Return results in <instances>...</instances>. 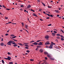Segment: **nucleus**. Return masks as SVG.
<instances>
[{"instance_id": "f257e3e1", "label": "nucleus", "mask_w": 64, "mask_h": 64, "mask_svg": "<svg viewBox=\"0 0 64 64\" xmlns=\"http://www.w3.org/2000/svg\"><path fill=\"white\" fill-rule=\"evenodd\" d=\"M13 43V41L10 40L8 42V44L9 45H11L10 44L12 43Z\"/></svg>"}, {"instance_id": "f03ea898", "label": "nucleus", "mask_w": 64, "mask_h": 64, "mask_svg": "<svg viewBox=\"0 0 64 64\" xmlns=\"http://www.w3.org/2000/svg\"><path fill=\"white\" fill-rule=\"evenodd\" d=\"M52 46H53V44L52 43L50 44V46L49 47V48H52Z\"/></svg>"}, {"instance_id": "7ed1b4c3", "label": "nucleus", "mask_w": 64, "mask_h": 64, "mask_svg": "<svg viewBox=\"0 0 64 64\" xmlns=\"http://www.w3.org/2000/svg\"><path fill=\"white\" fill-rule=\"evenodd\" d=\"M52 36H53V37H54V36H55V35H56V34L54 33H52Z\"/></svg>"}, {"instance_id": "20e7f679", "label": "nucleus", "mask_w": 64, "mask_h": 64, "mask_svg": "<svg viewBox=\"0 0 64 64\" xmlns=\"http://www.w3.org/2000/svg\"><path fill=\"white\" fill-rule=\"evenodd\" d=\"M33 44L35 45H38V43L36 42H35Z\"/></svg>"}, {"instance_id": "39448f33", "label": "nucleus", "mask_w": 64, "mask_h": 64, "mask_svg": "<svg viewBox=\"0 0 64 64\" xmlns=\"http://www.w3.org/2000/svg\"><path fill=\"white\" fill-rule=\"evenodd\" d=\"M49 38V36H45V38L46 39H48V38Z\"/></svg>"}, {"instance_id": "423d86ee", "label": "nucleus", "mask_w": 64, "mask_h": 64, "mask_svg": "<svg viewBox=\"0 0 64 64\" xmlns=\"http://www.w3.org/2000/svg\"><path fill=\"white\" fill-rule=\"evenodd\" d=\"M0 45H1L2 46H4V44L2 42L0 44Z\"/></svg>"}, {"instance_id": "0eeeda50", "label": "nucleus", "mask_w": 64, "mask_h": 64, "mask_svg": "<svg viewBox=\"0 0 64 64\" xmlns=\"http://www.w3.org/2000/svg\"><path fill=\"white\" fill-rule=\"evenodd\" d=\"M46 44H49V41H48V42H47L45 44V45H46Z\"/></svg>"}, {"instance_id": "6e6552de", "label": "nucleus", "mask_w": 64, "mask_h": 64, "mask_svg": "<svg viewBox=\"0 0 64 64\" xmlns=\"http://www.w3.org/2000/svg\"><path fill=\"white\" fill-rule=\"evenodd\" d=\"M25 27L26 29H28V25L26 24L25 25Z\"/></svg>"}, {"instance_id": "1a4fd4ad", "label": "nucleus", "mask_w": 64, "mask_h": 64, "mask_svg": "<svg viewBox=\"0 0 64 64\" xmlns=\"http://www.w3.org/2000/svg\"><path fill=\"white\" fill-rule=\"evenodd\" d=\"M8 60H10V59H11V58L10 56H8Z\"/></svg>"}, {"instance_id": "9d476101", "label": "nucleus", "mask_w": 64, "mask_h": 64, "mask_svg": "<svg viewBox=\"0 0 64 64\" xmlns=\"http://www.w3.org/2000/svg\"><path fill=\"white\" fill-rule=\"evenodd\" d=\"M13 46H14V47H16V46H18V45H17V44H14Z\"/></svg>"}, {"instance_id": "9b49d317", "label": "nucleus", "mask_w": 64, "mask_h": 64, "mask_svg": "<svg viewBox=\"0 0 64 64\" xmlns=\"http://www.w3.org/2000/svg\"><path fill=\"white\" fill-rule=\"evenodd\" d=\"M54 12H56V13H58L59 12V11H58V10H54Z\"/></svg>"}, {"instance_id": "f8f14e48", "label": "nucleus", "mask_w": 64, "mask_h": 64, "mask_svg": "<svg viewBox=\"0 0 64 64\" xmlns=\"http://www.w3.org/2000/svg\"><path fill=\"white\" fill-rule=\"evenodd\" d=\"M31 6L30 5L28 6L27 7V8H30L31 7Z\"/></svg>"}, {"instance_id": "ddd939ff", "label": "nucleus", "mask_w": 64, "mask_h": 64, "mask_svg": "<svg viewBox=\"0 0 64 64\" xmlns=\"http://www.w3.org/2000/svg\"><path fill=\"white\" fill-rule=\"evenodd\" d=\"M40 52L41 53H42V52H43V50L42 49H40Z\"/></svg>"}, {"instance_id": "4468645a", "label": "nucleus", "mask_w": 64, "mask_h": 64, "mask_svg": "<svg viewBox=\"0 0 64 64\" xmlns=\"http://www.w3.org/2000/svg\"><path fill=\"white\" fill-rule=\"evenodd\" d=\"M44 54L45 55H47L48 54V53L46 52H44Z\"/></svg>"}, {"instance_id": "2eb2a0df", "label": "nucleus", "mask_w": 64, "mask_h": 64, "mask_svg": "<svg viewBox=\"0 0 64 64\" xmlns=\"http://www.w3.org/2000/svg\"><path fill=\"white\" fill-rule=\"evenodd\" d=\"M33 15L34 16H35L36 17H37V16L36 15V14L35 13H34L33 14Z\"/></svg>"}, {"instance_id": "dca6fc26", "label": "nucleus", "mask_w": 64, "mask_h": 64, "mask_svg": "<svg viewBox=\"0 0 64 64\" xmlns=\"http://www.w3.org/2000/svg\"><path fill=\"white\" fill-rule=\"evenodd\" d=\"M40 45H42V44H43V42H39Z\"/></svg>"}, {"instance_id": "f3484780", "label": "nucleus", "mask_w": 64, "mask_h": 64, "mask_svg": "<svg viewBox=\"0 0 64 64\" xmlns=\"http://www.w3.org/2000/svg\"><path fill=\"white\" fill-rule=\"evenodd\" d=\"M56 38L58 39H60V38L59 36H57Z\"/></svg>"}, {"instance_id": "a211bd4d", "label": "nucleus", "mask_w": 64, "mask_h": 64, "mask_svg": "<svg viewBox=\"0 0 64 64\" xmlns=\"http://www.w3.org/2000/svg\"><path fill=\"white\" fill-rule=\"evenodd\" d=\"M11 39H13V40H14V41H16V42H17V40H15L13 38H11Z\"/></svg>"}, {"instance_id": "6ab92c4d", "label": "nucleus", "mask_w": 64, "mask_h": 64, "mask_svg": "<svg viewBox=\"0 0 64 64\" xmlns=\"http://www.w3.org/2000/svg\"><path fill=\"white\" fill-rule=\"evenodd\" d=\"M47 56H48V57H50V56L49 54H47Z\"/></svg>"}, {"instance_id": "aec40b11", "label": "nucleus", "mask_w": 64, "mask_h": 64, "mask_svg": "<svg viewBox=\"0 0 64 64\" xmlns=\"http://www.w3.org/2000/svg\"><path fill=\"white\" fill-rule=\"evenodd\" d=\"M56 36H60V34H56Z\"/></svg>"}, {"instance_id": "412c9836", "label": "nucleus", "mask_w": 64, "mask_h": 64, "mask_svg": "<svg viewBox=\"0 0 64 64\" xmlns=\"http://www.w3.org/2000/svg\"><path fill=\"white\" fill-rule=\"evenodd\" d=\"M51 43H52V45H56V44H55V43H54L52 42Z\"/></svg>"}, {"instance_id": "4be33fe9", "label": "nucleus", "mask_w": 64, "mask_h": 64, "mask_svg": "<svg viewBox=\"0 0 64 64\" xmlns=\"http://www.w3.org/2000/svg\"><path fill=\"white\" fill-rule=\"evenodd\" d=\"M22 27H24V23H23V22L22 23Z\"/></svg>"}, {"instance_id": "5701e85b", "label": "nucleus", "mask_w": 64, "mask_h": 64, "mask_svg": "<svg viewBox=\"0 0 64 64\" xmlns=\"http://www.w3.org/2000/svg\"><path fill=\"white\" fill-rule=\"evenodd\" d=\"M60 36L61 37H62V38H64V37L63 36H62V35H60Z\"/></svg>"}, {"instance_id": "b1692460", "label": "nucleus", "mask_w": 64, "mask_h": 64, "mask_svg": "<svg viewBox=\"0 0 64 64\" xmlns=\"http://www.w3.org/2000/svg\"><path fill=\"white\" fill-rule=\"evenodd\" d=\"M2 62L3 64H4V61L3 60H2Z\"/></svg>"}, {"instance_id": "393cba45", "label": "nucleus", "mask_w": 64, "mask_h": 64, "mask_svg": "<svg viewBox=\"0 0 64 64\" xmlns=\"http://www.w3.org/2000/svg\"><path fill=\"white\" fill-rule=\"evenodd\" d=\"M42 4L44 6H45V4H44V3L43 2H42Z\"/></svg>"}, {"instance_id": "a878e982", "label": "nucleus", "mask_w": 64, "mask_h": 64, "mask_svg": "<svg viewBox=\"0 0 64 64\" xmlns=\"http://www.w3.org/2000/svg\"><path fill=\"white\" fill-rule=\"evenodd\" d=\"M26 52H27L28 53H29L30 52V51L28 50L26 51Z\"/></svg>"}, {"instance_id": "bb28decb", "label": "nucleus", "mask_w": 64, "mask_h": 64, "mask_svg": "<svg viewBox=\"0 0 64 64\" xmlns=\"http://www.w3.org/2000/svg\"><path fill=\"white\" fill-rule=\"evenodd\" d=\"M61 40H62V41H63L64 40V39L63 38H61Z\"/></svg>"}, {"instance_id": "cd10ccee", "label": "nucleus", "mask_w": 64, "mask_h": 64, "mask_svg": "<svg viewBox=\"0 0 64 64\" xmlns=\"http://www.w3.org/2000/svg\"><path fill=\"white\" fill-rule=\"evenodd\" d=\"M30 61H34V60L31 59L30 60Z\"/></svg>"}, {"instance_id": "c85d7f7f", "label": "nucleus", "mask_w": 64, "mask_h": 64, "mask_svg": "<svg viewBox=\"0 0 64 64\" xmlns=\"http://www.w3.org/2000/svg\"><path fill=\"white\" fill-rule=\"evenodd\" d=\"M16 37H17V36H15L12 37V38H16Z\"/></svg>"}, {"instance_id": "c756f323", "label": "nucleus", "mask_w": 64, "mask_h": 64, "mask_svg": "<svg viewBox=\"0 0 64 64\" xmlns=\"http://www.w3.org/2000/svg\"><path fill=\"white\" fill-rule=\"evenodd\" d=\"M5 18L6 19H8V17H5Z\"/></svg>"}, {"instance_id": "7c9ffc66", "label": "nucleus", "mask_w": 64, "mask_h": 64, "mask_svg": "<svg viewBox=\"0 0 64 64\" xmlns=\"http://www.w3.org/2000/svg\"><path fill=\"white\" fill-rule=\"evenodd\" d=\"M60 31L61 32H62V33H64V31H63L62 30H60Z\"/></svg>"}, {"instance_id": "2f4dec72", "label": "nucleus", "mask_w": 64, "mask_h": 64, "mask_svg": "<svg viewBox=\"0 0 64 64\" xmlns=\"http://www.w3.org/2000/svg\"><path fill=\"white\" fill-rule=\"evenodd\" d=\"M10 36H15V35L14 34H11Z\"/></svg>"}, {"instance_id": "473e14b6", "label": "nucleus", "mask_w": 64, "mask_h": 64, "mask_svg": "<svg viewBox=\"0 0 64 64\" xmlns=\"http://www.w3.org/2000/svg\"><path fill=\"white\" fill-rule=\"evenodd\" d=\"M37 47L38 48H39V47H41V46H37Z\"/></svg>"}, {"instance_id": "72a5a7b5", "label": "nucleus", "mask_w": 64, "mask_h": 64, "mask_svg": "<svg viewBox=\"0 0 64 64\" xmlns=\"http://www.w3.org/2000/svg\"><path fill=\"white\" fill-rule=\"evenodd\" d=\"M8 55H11V53L9 52H8Z\"/></svg>"}, {"instance_id": "f704fd0d", "label": "nucleus", "mask_w": 64, "mask_h": 64, "mask_svg": "<svg viewBox=\"0 0 64 64\" xmlns=\"http://www.w3.org/2000/svg\"><path fill=\"white\" fill-rule=\"evenodd\" d=\"M52 25V24H50L48 25V26H51Z\"/></svg>"}, {"instance_id": "c9c22d12", "label": "nucleus", "mask_w": 64, "mask_h": 64, "mask_svg": "<svg viewBox=\"0 0 64 64\" xmlns=\"http://www.w3.org/2000/svg\"><path fill=\"white\" fill-rule=\"evenodd\" d=\"M9 64H13V62H10L9 63Z\"/></svg>"}, {"instance_id": "e433bc0d", "label": "nucleus", "mask_w": 64, "mask_h": 64, "mask_svg": "<svg viewBox=\"0 0 64 64\" xmlns=\"http://www.w3.org/2000/svg\"><path fill=\"white\" fill-rule=\"evenodd\" d=\"M9 34H5V35L6 36H8V35Z\"/></svg>"}, {"instance_id": "4c0bfd02", "label": "nucleus", "mask_w": 64, "mask_h": 64, "mask_svg": "<svg viewBox=\"0 0 64 64\" xmlns=\"http://www.w3.org/2000/svg\"><path fill=\"white\" fill-rule=\"evenodd\" d=\"M51 60H54V59L53 58H51Z\"/></svg>"}, {"instance_id": "58836bf2", "label": "nucleus", "mask_w": 64, "mask_h": 64, "mask_svg": "<svg viewBox=\"0 0 64 64\" xmlns=\"http://www.w3.org/2000/svg\"><path fill=\"white\" fill-rule=\"evenodd\" d=\"M46 48H49V46H46Z\"/></svg>"}, {"instance_id": "ea45409f", "label": "nucleus", "mask_w": 64, "mask_h": 64, "mask_svg": "<svg viewBox=\"0 0 64 64\" xmlns=\"http://www.w3.org/2000/svg\"><path fill=\"white\" fill-rule=\"evenodd\" d=\"M25 46L26 47H29V46H28V45H25Z\"/></svg>"}, {"instance_id": "a19ab883", "label": "nucleus", "mask_w": 64, "mask_h": 64, "mask_svg": "<svg viewBox=\"0 0 64 64\" xmlns=\"http://www.w3.org/2000/svg\"><path fill=\"white\" fill-rule=\"evenodd\" d=\"M54 32L55 33H57V32L56 31H54Z\"/></svg>"}, {"instance_id": "79ce46f5", "label": "nucleus", "mask_w": 64, "mask_h": 64, "mask_svg": "<svg viewBox=\"0 0 64 64\" xmlns=\"http://www.w3.org/2000/svg\"><path fill=\"white\" fill-rule=\"evenodd\" d=\"M24 30H25V31H26V32H28V33H29V32H28V31H27V30H26V29H25Z\"/></svg>"}, {"instance_id": "37998d69", "label": "nucleus", "mask_w": 64, "mask_h": 64, "mask_svg": "<svg viewBox=\"0 0 64 64\" xmlns=\"http://www.w3.org/2000/svg\"><path fill=\"white\" fill-rule=\"evenodd\" d=\"M6 10H10V9H8V8H6Z\"/></svg>"}, {"instance_id": "c03bdc74", "label": "nucleus", "mask_w": 64, "mask_h": 64, "mask_svg": "<svg viewBox=\"0 0 64 64\" xmlns=\"http://www.w3.org/2000/svg\"><path fill=\"white\" fill-rule=\"evenodd\" d=\"M2 6L3 7H4V8H6L5 7V6H4V5H3Z\"/></svg>"}, {"instance_id": "a18cd8bd", "label": "nucleus", "mask_w": 64, "mask_h": 64, "mask_svg": "<svg viewBox=\"0 0 64 64\" xmlns=\"http://www.w3.org/2000/svg\"><path fill=\"white\" fill-rule=\"evenodd\" d=\"M40 40H38L36 41V42H40Z\"/></svg>"}, {"instance_id": "49530a36", "label": "nucleus", "mask_w": 64, "mask_h": 64, "mask_svg": "<svg viewBox=\"0 0 64 64\" xmlns=\"http://www.w3.org/2000/svg\"><path fill=\"white\" fill-rule=\"evenodd\" d=\"M12 24H14V25H15L16 24V23H12Z\"/></svg>"}, {"instance_id": "de8ad7c7", "label": "nucleus", "mask_w": 64, "mask_h": 64, "mask_svg": "<svg viewBox=\"0 0 64 64\" xmlns=\"http://www.w3.org/2000/svg\"><path fill=\"white\" fill-rule=\"evenodd\" d=\"M41 10H42V9H39V11H41Z\"/></svg>"}, {"instance_id": "09e8293b", "label": "nucleus", "mask_w": 64, "mask_h": 64, "mask_svg": "<svg viewBox=\"0 0 64 64\" xmlns=\"http://www.w3.org/2000/svg\"><path fill=\"white\" fill-rule=\"evenodd\" d=\"M50 17H53V16L52 15H50Z\"/></svg>"}, {"instance_id": "8fccbe9b", "label": "nucleus", "mask_w": 64, "mask_h": 64, "mask_svg": "<svg viewBox=\"0 0 64 64\" xmlns=\"http://www.w3.org/2000/svg\"><path fill=\"white\" fill-rule=\"evenodd\" d=\"M20 45H21V46H23V45L21 43H20Z\"/></svg>"}, {"instance_id": "3c124183", "label": "nucleus", "mask_w": 64, "mask_h": 64, "mask_svg": "<svg viewBox=\"0 0 64 64\" xmlns=\"http://www.w3.org/2000/svg\"><path fill=\"white\" fill-rule=\"evenodd\" d=\"M4 59H5L6 60H8V58H4Z\"/></svg>"}, {"instance_id": "603ef678", "label": "nucleus", "mask_w": 64, "mask_h": 64, "mask_svg": "<svg viewBox=\"0 0 64 64\" xmlns=\"http://www.w3.org/2000/svg\"><path fill=\"white\" fill-rule=\"evenodd\" d=\"M2 41H3V38H2V39L1 40Z\"/></svg>"}, {"instance_id": "864d4df0", "label": "nucleus", "mask_w": 64, "mask_h": 64, "mask_svg": "<svg viewBox=\"0 0 64 64\" xmlns=\"http://www.w3.org/2000/svg\"><path fill=\"white\" fill-rule=\"evenodd\" d=\"M25 48H26V49H28V48H28L27 47H26Z\"/></svg>"}, {"instance_id": "5fc2aeb1", "label": "nucleus", "mask_w": 64, "mask_h": 64, "mask_svg": "<svg viewBox=\"0 0 64 64\" xmlns=\"http://www.w3.org/2000/svg\"><path fill=\"white\" fill-rule=\"evenodd\" d=\"M12 44H16V43H15L13 42L12 43Z\"/></svg>"}, {"instance_id": "6e6d98bb", "label": "nucleus", "mask_w": 64, "mask_h": 64, "mask_svg": "<svg viewBox=\"0 0 64 64\" xmlns=\"http://www.w3.org/2000/svg\"><path fill=\"white\" fill-rule=\"evenodd\" d=\"M31 46H32V47H34V45H31Z\"/></svg>"}, {"instance_id": "4d7b16f0", "label": "nucleus", "mask_w": 64, "mask_h": 64, "mask_svg": "<svg viewBox=\"0 0 64 64\" xmlns=\"http://www.w3.org/2000/svg\"><path fill=\"white\" fill-rule=\"evenodd\" d=\"M56 42H58V40H57V39H56Z\"/></svg>"}, {"instance_id": "13d9d810", "label": "nucleus", "mask_w": 64, "mask_h": 64, "mask_svg": "<svg viewBox=\"0 0 64 64\" xmlns=\"http://www.w3.org/2000/svg\"><path fill=\"white\" fill-rule=\"evenodd\" d=\"M45 58L46 60H47V57H45Z\"/></svg>"}, {"instance_id": "bf43d9fd", "label": "nucleus", "mask_w": 64, "mask_h": 64, "mask_svg": "<svg viewBox=\"0 0 64 64\" xmlns=\"http://www.w3.org/2000/svg\"><path fill=\"white\" fill-rule=\"evenodd\" d=\"M22 30H20V32H22Z\"/></svg>"}, {"instance_id": "052dcab7", "label": "nucleus", "mask_w": 64, "mask_h": 64, "mask_svg": "<svg viewBox=\"0 0 64 64\" xmlns=\"http://www.w3.org/2000/svg\"><path fill=\"white\" fill-rule=\"evenodd\" d=\"M49 18H50L49 17H47L46 18V19H49Z\"/></svg>"}, {"instance_id": "680f3d73", "label": "nucleus", "mask_w": 64, "mask_h": 64, "mask_svg": "<svg viewBox=\"0 0 64 64\" xmlns=\"http://www.w3.org/2000/svg\"><path fill=\"white\" fill-rule=\"evenodd\" d=\"M50 32V31H47L46 32H47V33H48V32Z\"/></svg>"}, {"instance_id": "e2e57ef3", "label": "nucleus", "mask_w": 64, "mask_h": 64, "mask_svg": "<svg viewBox=\"0 0 64 64\" xmlns=\"http://www.w3.org/2000/svg\"><path fill=\"white\" fill-rule=\"evenodd\" d=\"M24 12H26L27 11H26V10H24Z\"/></svg>"}, {"instance_id": "0e129e2a", "label": "nucleus", "mask_w": 64, "mask_h": 64, "mask_svg": "<svg viewBox=\"0 0 64 64\" xmlns=\"http://www.w3.org/2000/svg\"><path fill=\"white\" fill-rule=\"evenodd\" d=\"M20 7H23V5H22L20 6Z\"/></svg>"}, {"instance_id": "69168bd1", "label": "nucleus", "mask_w": 64, "mask_h": 64, "mask_svg": "<svg viewBox=\"0 0 64 64\" xmlns=\"http://www.w3.org/2000/svg\"><path fill=\"white\" fill-rule=\"evenodd\" d=\"M43 13L44 14H45V12H43Z\"/></svg>"}, {"instance_id": "338daca9", "label": "nucleus", "mask_w": 64, "mask_h": 64, "mask_svg": "<svg viewBox=\"0 0 64 64\" xmlns=\"http://www.w3.org/2000/svg\"><path fill=\"white\" fill-rule=\"evenodd\" d=\"M0 15H2V14L1 13V12H0Z\"/></svg>"}, {"instance_id": "774afa93", "label": "nucleus", "mask_w": 64, "mask_h": 64, "mask_svg": "<svg viewBox=\"0 0 64 64\" xmlns=\"http://www.w3.org/2000/svg\"><path fill=\"white\" fill-rule=\"evenodd\" d=\"M38 48H37L36 49V50H38Z\"/></svg>"}]
</instances>
